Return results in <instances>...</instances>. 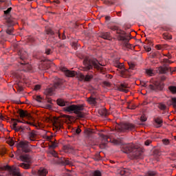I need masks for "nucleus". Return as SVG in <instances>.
<instances>
[{
	"label": "nucleus",
	"mask_w": 176,
	"mask_h": 176,
	"mask_svg": "<svg viewBox=\"0 0 176 176\" xmlns=\"http://www.w3.org/2000/svg\"><path fill=\"white\" fill-rule=\"evenodd\" d=\"M83 65L82 71H90V69H93V67L95 69L101 71L102 72L104 70L102 65H101L96 58L90 59L89 58H85L83 60Z\"/></svg>",
	"instance_id": "obj_1"
},
{
	"label": "nucleus",
	"mask_w": 176,
	"mask_h": 176,
	"mask_svg": "<svg viewBox=\"0 0 176 176\" xmlns=\"http://www.w3.org/2000/svg\"><path fill=\"white\" fill-rule=\"evenodd\" d=\"M123 149L124 153H129V156L131 159H142V151L135 148L133 144H126L123 146Z\"/></svg>",
	"instance_id": "obj_2"
},
{
	"label": "nucleus",
	"mask_w": 176,
	"mask_h": 176,
	"mask_svg": "<svg viewBox=\"0 0 176 176\" xmlns=\"http://www.w3.org/2000/svg\"><path fill=\"white\" fill-rule=\"evenodd\" d=\"M83 109H85L83 104H71L64 107V111L65 112H69V113H75L77 115L78 118H85V113L82 111Z\"/></svg>",
	"instance_id": "obj_3"
},
{
	"label": "nucleus",
	"mask_w": 176,
	"mask_h": 176,
	"mask_svg": "<svg viewBox=\"0 0 176 176\" xmlns=\"http://www.w3.org/2000/svg\"><path fill=\"white\" fill-rule=\"evenodd\" d=\"M60 71L65 72V74L69 78H74V76H79L81 80H85V82H90L91 79H93V75H83L82 74H78V73L75 71H71L67 69L65 67H60Z\"/></svg>",
	"instance_id": "obj_4"
},
{
	"label": "nucleus",
	"mask_w": 176,
	"mask_h": 176,
	"mask_svg": "<svg viewBox=\"0 0 176 176\" xmlns=\"http://www.w3.org/2000/svg\"><path fill=\"white\" fill-rule=\"evenodd\" d=\"M51 155L54 156L53 160L55 164H62L63 166H73L74 164V161L68 158L60 157L54 150L51 151Z\"/></svg>",
	"instance_id": "obj_5"
},
{
	"label": "nucleus",
	"mask_w": 176,
	"mask_h": 176,
	"mask_svg": "<svg viewBox=\"0 0 176 176\" xmlns=\"http://www.w3.org/2000/svg\"><path fill=\"white\" fill-rule=\"evenodd\" d=\"M19 56L20 57V60H21L20 63L21 65H23V71H25V72L31 71V69H32V66H31V65H30L28 63L25 62V59L28 58V54L27 52L23 50H20L19 52Z\"/></svg>",
	"instance_id": "obj_6"
},
{
	"label": "nucleus",
	"mask_w": 176,
	"mask_h": 176,
	"mask_svg": "<svg viewBox=\"0 0 176 176\" xmlns=\"http://www.w3.org/2000/svg\"><path fill=\"white\" fill-rule=\"evenodd\" d=\"M117 130L120 133H127V131H135V125L130 122L122 123L117 127Z\"/></svg>",
	"instance_id": "obj_7"
},
{
	"label": "nucleus",
	"mask_w": 176,
	"mask_h": 176,
	"mask_svg": "<svg viewBox=\"0 0 176 176\" xmlns=\"http://www.w3.org/2000/svg\"><path fill=\"white\" fill-rule=\"evenodd\" d=\"M142 86H143V87H146L147 89H149L153 91H159L160 90H163V88L164 87V86L159 82H154L150 85H148V83L143 82H142Z\"/></svg>",
	"instance_id": "obj_8"
},
{
	"label": "nucleus",
	"mask_w": 176,
	"mask_h": 176,
	"mask_svg": "<svg viewBox=\"0 0 176 176\" xmlns=\"http://www.w3.org/2000/svg\"><path fill=\"white\" fill-rule=\"evenodd\" d=\"M20 159L21 160H22V162H25V163H28V164L21 163L19 164V167H22V168L28 170V168H30V164L32 163V158L31 157V156H30V155L28 154H25V155H21Z\"/></svg>",
	"instance_id": "obj_9"
},
{
	"label": "nucleus",
	"mask_w": 176,
	"mask_h": 176,
	"mask_svg": "<svg viewBox=\"0 0 176 176\" xmlns=\"http://www.w3.org/2000/svg\"><path fill=\"white\" fill-rule=\"evenodd\" d=\"M114 66L118 68V71H120L122 78H127V76H130V70L124 68V65H123V63H115Z\"/></svg>",
	"instance_id": "obj_10"
},
{
	"label": "nucleus",
	"mask_w": 176,
	"mask_h": 176,
	"mask_svg": "<svg viewBox=\"0 0 176 176\" xmlns=\"http://www.w3.org/2000/svg\"><path fill=\"white\" fill-rule=\"evenodd\" d=\"M62 87L63 82H61V80H58L57 82L54 83L53 87L47 89L44 91V94H45V96H52L53 94V92L54 91V89H61Z\"/></svg>",
	"instance_id": "obj_11"
},
{
	"label": "nucleus",
	"mask_w": 176,
	"mask_h": 176,
	"mask_svg": "<svg viewBox=\"0 0 176 176\" xmlns=\"http://www.w3.org/2000/svg\"><path fill=\"white\" fill-rule=\"evenodd\" d=\"M18 148H21L23 152L25 153L30 152V146H34V145H30V142L28 141H21L17 143Z\"/></svg>",
	"instance_id": "obj_12"
},
{
	"label": "nucleus",
	"mask_w": 176,
	"mask_h": 176,
	"mask_svg": "<svg viewBox=\"0 0 176 176\" xmlns=\"http://www.w3.org/2000/svg\"><path fill=\"white\" fill-rule=\"evenodd\" d=\"M4 170H8L11 176H21L19 168H13L7 165L4 166Z\"/></svg>",
	"instance_id": "obj_13"
},
{
	"label": "nucleus",
	"mask_w": 176,
	"mask_h": 176,
	"mask_svg": "<svg viewBox=\"0 0 176 176\" xmlns=\"http://www.w3.org/2000/svg\"><path fill=\"white\" fill-rule=\"evenodd\" d=\"M7 26L8 27L6 30V33L8 35H13V26L14 25V22H13V19L10 18L7 19Z\"/></svg>",
	"instance_id": "obj_14"
},
{
	"label": "nucleus",
	"mask_w": 176,
	"mask_h": 176,
	"mask_svg": "<svg viewBox=\"0 0 176 176\" xmlns=\"http://www.w3.org/2000/svg\"><path fill=\"white\" fill-rule=\"evenodd\" d=\"M130 36H119V41H122L123 43V46L125 47H127V49H131V46H133L131 44L129 43L130 41Z\"/></svg>",
	"instance_id": "obj_15"
},
{
	"label": "nucleus",
	"mask_w": 176,
	"mask_h": 176,
	"mask_svg": "<svg viewBox=\"0 0 176 176\" xmlns=\"http://www.w3.org/2000/svg\"><path fill=\"white\" fill-rule=\"evenodd\" d=\"M157 74H167L168 72H170V74H173L174 72V68L173 67H160L157 69Z\"/></svg>",
	"instance_id": "obj_16"
},
{
	"label": "nucleus",
	"mask_w": 176,
	"mask_h": 176,
	"mask_svg": "<svg viewBox=\"0 0 176 176\" xmlns=\"http://www.w3.org/2000/svg\"><path fill=\"white\" fill-rule=\"evenodd\" d=\"M31 131V128H30V126L26 125V126H20L17 129V131H19L22 134H28L29 131Z\"/></svg>",
	"instance_id": "obj_17"
},
{
	"label": "nucleus",
	"mask_w": 176,
	"mask_h": 176,
	"mask_svg": "<svg viewBox=\"0 0 176 176\" xmlns=\"http://www.w3.org/2000/svg\"><path fill=\"white\" fill-rule=\"evenodd\" d=\"M27 135L29 141H32V142L36 141V133L35 132V131L30 130L27 134Z\"/></svg>",
	"instance_id": "obj_18"
},
{
	"label": "nucleus",
	"mask_w": 176,
	"mask_h": 176,
	"mask_svg": "<svg viewBox=\"0 0 176 176\" xmlns=\"http://www.w3.org/2000/svg\"><path fill=\"white\" fill-rule=\"evenodd\" d=\"M19 115H20V118H27L28 119H31V118H32L31 116V114H30V113L24 110H20Z\"/></svg>",
	"instance_id": "obj_19"
},
{
	"label": "nucleus",
	"mask_w": 176,
	"mask_h": 176,
	"mask_svg": "<svg viewBox=\"0 0 176 176\" xmlns=\"http://www.w3.org/2000/svg\"><path fill=\"white\" fill-rule=\"evenodd\" d=\"M127 84L126 83H122L119 87H118V90L120 91H123L124 93H129V89H127Z\"/></svg>",
	"instance_id": "obj_20"
},
{
	"label": "nucleus",
	"mask_w": 176,
	"mask_h": 176,
	"mask_svg": "<svg viewBox=\"0 0 176 176\" xmlns=\"http://www.w3.org/2000/svg\"><path fill=\"white\" fill-rule=\"evenodd\" d=\"M100 38H102V39H107V41H111V33L106 32H102L100 34Z\"/></svg>",
	"instance_id": "obj_21"
},
{
	"label": "nucleus",
	"mask_w": 176,
	"mask_h": 176,
	"mask_svg": "<svg viewBox=\"0 0 176 176\" xmlns=\"http://www.w3.org/2000/svg\"><path fill=\"white\" fill-rule=\"evenodd\" d=\"M154 120L156 123L155 127L157 129H159V127H162V126L163 125V120L162 119V118H156Z\"/></svg>",
	"instance_id": "obj_22"
},
{
	"label": "nucleus",
	"mask_w": 176,
	"mask_h": 176,
	"mask_svg": "<svg viewBox=\"0 0 176 176\" xmlns=\"http://www.w3.org/2000/svg\"><path fill=\"white\" fill-rule=\"evenodd\" d=\"M47 174V169L45 168H40L38 170V175L40 176H46Z\"/></svg>",
	"instance_id": "obj_23"
},
{
	"label": "nucleus",
	"mask_w": 176,
	"mask_h": 176,
	"mask_svg": "<svg viewBox=\"0 0 176 176\" xmlns=\"http://www.w3.org/2000/svg\"><path fill=\"white\" fill-rule=\"evenodd\" d=\"M87 102L89 104H91V105H96L97 104V98L91 96L88 98Z\"/></svg>",
	"instance_id": "obj_24"
},
{
	"label": "nucleus",
	"mask_w": 176,
	"mask_h": 176,
	"mask_svg": "<svg viewBox=\"0 0 176 176\" xmlns=\"http://www.w3.org/2000/svg\"><path fill=\"white\" fill-rule=\"evenodd\" d=\"M146 74L148 76H155V74H156V71L152 69H146Z\"/></svg>",
	"instance_id": "obj_25"
},
{
	"label": "nucleus",
	"mask_w": 176,
	"mask_h": 176,
	"mask_svg": "<svg viewBox=\"0 0 176 176\" xmlns=\"http://www.w3.org/2000/svg\"><path fill=\"white\" fill-rule=\"evenodd\" d=\"M98 112L101 116H108V111L105 108L99 109Z\"/></svg>",
	"instance_id": "obj_26"
},
{
	"label": "nucleus",
	"mask_w": 176,
	"mask_h": 176,
	"mask_svg": "<svg viewBox=\"0 0 176 176\" xmlns=\"http://www.w3.org/2000/svg\"><path fill=\"white\" fill-rule=\"evenodd\" d=\"M85 135L87 138H91L93 137V134H94V133L93 132V131L90 130V129H86L85 131Z\"/></svg>",
	"instance_id": "obj_27"
},
{
	"label": "nucleus",
	"mask_w": 176,
	"mask_h": 176,
	"mask_svg": "<svg viewBox=\"0 0 176 176\" xmlns=\"http://www.w3.org/2000/svg\"><path fill=\"white\" fill-rule=\"evenodd\" d=\"M56 102L58 104V105H59V107H66L67 102L64 101V100L63 99H58L56 100Z\"/></svg>",
	"instance_id": "obj_28"
},
{
	"label": "nucleus",
	"mask_w": 176,
	"mask_h": 176,
	"mask_svg": "<svg viewBox=\"0 0 176 176\" xmlns=\"http://www.w3.org/2000/svg\"><path fill=\"white\" fill-rule=\"evenodd\" d=\"M168 90L172 93V94H176V87L174 85H170L168 87Z\"/></svg>",
	"instance_id": "obj_29"
},
{
	"label": "nucleus",
	"mask_w": 176,
	"mask_h": 176,
	"mask_svg": "<svg viewBox=\"0 0 176 176\" xmlns=\"http://www.w3.org/2000/svg\"><path fill=\"white\" fill-rule=\"evenodd\" d=\"M58 146V143L54 141H50V148H52V149H54V148H57Z\"/></svg>",
	"instance_id": "obj_30"
},
{
	"label": "nucleus",
	"mask_w": 176,
	"mask_h": 176,
	"mask_svg": "<svg viewBox=\"0 0 176 176\" xmlns=\"http://www.w3.org/2000/svg\"><path fill=\"white\" fill-rule=\"evenodd\" d=\"M46 33L47 35H51V36H53L54 35V32H53V30L50 28L46 29Z\"/></svg>",
	"instance_id": "obj_31"
},
{
	"label": "nucleus",
	"mask_w": 176,
	"mask_h": 176,
	"mask_svg": "<svg viewBox=\"0 0 176 176\" xmlns=\"http://www.w3.org/2000/svg\"><path fill=\"white\" fill-rule=\"evenodd\" d=\"M101 137H102V142L104 144H107V142H109V141H108V139L109 138V136L105 135H102Z\"/></svg>",
	"instance_id": "obj_32"
},
{
	"label": "nucleus",
	"mask_w": 176,
	"mask_h": 176,
	"mask_svg": "<svg viewBox=\"0 0 176 176\" xmlns=\"http://www.w3.org/2000/svg\"><path fill=\"white\" fill-rule=\"evenodd\" d=\"M7 143L8 145H10V146H13V145H14V140L10 138L7 140Z\"/></svg>",
	"instance_id": "obj_33"
},
{
	"label": "nucleus",
	"mask_w": 176,
	"mask_h": 176,
	"mask_svg": "<svg viewBox=\"0 0 176 176\" xmlns=\"http://www.w3.org/2000/svg\"><path fill=\"white\" fill-rule=\"evenodd\" d=\"M120 174L121 175H129L130 174V172L126 169H122L120 170Z\"/></svg>",
	"instance_id": "obj_34"
},
{
	"label": "nucleus",
	"mask_w": 176,
	"mask_h": 176,
	"mask_svg": "<svg viewBox=\"0 0 176 176\" xmlns=\"http://www.w3.org/2000/svg\"><path fill=\"white\" fill-rule=\"evenodd\" d=\"M158 108H160L161 111H166V109H167V106H166V104H164L160 103L158 104Z\"/></svg>",
	"instance_id": "obj_35"
},
{
	"label": "nucleus",
	"mask_w": 176,
	"mask_h": 176,
	"mask_svg": "<svg viewBox=\"0 0 176 176\" xmlns=\"http://www.w3.org/2000/svg\"><path fill=\"white\" fill-rule=\"evenodd\" d=\"M163 36H164V39H168V40L173 39V36L168 34L165 33L163 34Z\"/></svg>",
	"instance_id": "obj_36"
},
{
	"label": "nucleus",
	"mask_w": 176,
	"mask_h": 176,
	"mask_svg": "<svg viewBox=\"0 0 176 176\" xmlns=\"http://www.w3.org/2000/svg\"><path fill=\"white\" fill-rule=\"evenodd\" d=\"M171 105H173V108L176 109V98H171Z\"/></svg>",
	"instance_id": "obj_37"
},
{
	"label": "nucleus",
	"mask_w": 176,
	"mask_h": 176,
	"mask_svg": "<svg viewBox=\"0 0 176 176\" xmlns=\"http://www.w3.org/2000/svg\"><path fill=\"white\" fill-rule=\"evenodd\" d=\"M20 127V126H17V122H14L12 124V129L13 130H15V131L18 132L19 131H17V129H19Z\"/></svg>",
	"instance_id": "obj_38"
},
{
	"label": "nucleus",
	"mask_w": 176,
	"mask_h": 176,
	"mask_svg": "<svg viewBox=\"0 0 176 176\" xmlns=\"http://www.w3.org/2000/svg\"><path fill=\"white\" fill-rule=\"evenodd\" d=\"M74 133L77 134L78 135H79V134H80V133H82V129H80V128L77 127L76 129H74Z\"/></svg>",
	"instance_id": "obj_39"
},
{
	"label": "nucleus",
	"mask_w": 176,
	"mask_h": 176,
	"mask_svg": "<svg viewBox=\"0 0 176 176\" xmlns=\"http://www.w3.org/2000/svg\"><path fill=\"white\" fill-rule=\"evenodd\" d=\"M93 176H102L101 171L100 170H95L93 173Z\"/></svg>",
	"instance_id": "obj_40"
},
{
	"label": "nucleus",
	"mask_w": 176,
	"mask_h": 176,
	"mask_svg": "<svg viewBox=\"0 0 176 176\" xmlns=\"http://www.w3.org/2000/svg\"><path fill=\"white\" fill-rule=\"evenodd\" d=\"M144 144L146 146H149V145L152 144V141L151 140H147L144 142Z\"/></svg>",
	"instance_id": "obj_41"
},
{
	"label": "nucleus",
	"mask_w": 176,
	"mask_h": 176,
	"mask_svg": "<svg viewBox=\"0 0 176 176\" xmlns=\"http://www.w3.org/2000/svg\"><path fill=\"white\" fill-rule=\"evenodd\" d=\"M162 142L164 145H168L170 144V140H168V139H164L162 140Z\"/></svg>",
	"instance_id": "obj_42"
},
{
	"label": "nucleus",
	"mask_w": 176,
	"mask_h": 176,
	"mask_svg": "<svg viewBox=\"0 0 176 176\" xmlns=\"http://www.w3.org/2000/svg\"><path fill=\"white\" fill-rule=\"evenodd\" d=\"M35 100L37 102H42V98L39 96H36Z\"/></svg>",
	"instance_id": "obj_43"
},
{
	"label": "nucleus",
	"mask_w": 176,
	"mask_h": 176,
	"mask_svg": "<svg viewBox=\"0 0 176 176\" xmlns=\"http://www.w3.org/2000/svg\"><path fill=\"white\" fill-rule=\"evenodd\" d=\"M136 107L134 104H129L128 106V109H135Z\"/></svg>",
	"instance_id": "obj_44"
},
{
	"label": "nucleus",
	"mask_w": 176,
	"mask_h": 176,
	"mask_svg": "<svg viewBox=\"0 0 176 176\" xmlns=\"http://www.w3.org/2000/svg\"><path fill=\"white\" fill-rule=\"evenodd\" d=\"M135 67V65L134 64H133V63L129 64V69H128L129 72H130V69H134Z\"/></svg>",
	"instance_id": "obj_45"
},
{
	"label": "nucleus",
	"mask_w": 176,
	"mask_h": 176,
	"mask_svg": "<svg viewBox=\"0 0 176 176\" xmlns=\"http://www.w3.org/2000/svg\"><path fill=\"white\" fill-rule=\"evenodd\" d=\"M10 12H12V8H8L7 10L4 11V13H5V14H9V13H10Z\"/></svg>",
	"instance_id": "obj_46"
},
{
	"label": "nucleus",
	"mask_w": 176,
	"mask_h": 176,
	"mask_svg": "<svg viewBox=\"0 0 176 176\" xmlns=\"http://www.w3.org/2000/svg\"><path fill=\"white\" fill-rule=\"evenodd\" d=\"M54 126H55L56 130H60V129H61V124H55Z\"/></svg>",
	"instance_id": "obj_47"
},
{
	"label": "nucleus",
	"mask_w": 176,
	"mask_h": 176,
	"mask_svg": "<svg viewBox=\"0 0 176 176\" xmlns=\"http://www.w3.org/2000/svg\"><path fill=\"white\" fill-rule=\"evenodd\" d=\"M164 63H166V64H171V61H170L168 59L165 58L164 59Z\"/></svg>",
	"instance_id": "obj_48"
},
{
	"label": "nucleus",
	"mask_w": 176,
	"mask_h": 176,
	"mask_svg": "<svg viewBox=\"0 0 176 176\" xmlns=\"http://www.w3.org/2000/svg\"><path fill=\"white\" fill-rule=\"evenodd\" d=\"M140 120L141 122H146V118H145V116H142Z\"/></svg>",
	"instance_id": "obj_49"
},
{
	"label": "nucleus",
	"mask_w": 176,
	"mask_h": 176,
	"mask_svg": "<svg viewBox=\"0 0 176 176\" xmlns=\"http://www.w3.org/2000/svg\"><path fill=\"white\" fill-rule=\"evenodd\" d=\"M110 28L112 30V31L118 30V27L117 26H111Z\"/></svg>",
	"instance_id": "obj_50"
},
{
	"label": "nucleus",
	"mask_w": 176,
	"mask_h": 176,
	"mask_svg": "<svg viewBox=\"0 0 176 176\" xmlns=\"http://www.w3.org/2000/svg\"><path fill=\"white\" fill-rule=\"evenodd\" d=\"M40 89H41V85H35L34 87L35 90H39Z\"/></svg>",
	"instance_id": "obj_51"
},
{
	"label": "nucleus",
	"mask_w": 176,
	"mask_h": 176,
	"mask_svg": "<svg viewBox=\"0 0 176 176\" xmlns=\"http://www.w3.org/2000/svg\"><path fill=\"white\" fill-rule=\"evenodd\" d=\"M156 49H157V50H162V45H157L155 46Z\"/></svg>",
	"instance_id": "obj_52"
},
{
	"label": "nucleus",
	"mask_w": 176,
	"mask_h": 176,
	"mask_svg": "<svg viewBox=\"0 0 176 176\" xmlns=\"http://www.w3.org/2000/svg\"><path fill=\"white\" fill-rule=\"evenodd\" d=\"M51 52H52V50L50 49H47V50H45L46 54H50Z\"/></svg>",
	"instance_id": "obj_53"
},
{
	"label": "nucleus",
	"mask_w": 176,
	"mask_h": 176,
	"mask_svg": "<svg viewBox=\"0 0 176 176\" xmlns=\"http://www.w3.org/2000/svg\"><path fill=\"white\" fill-rule=\"evenodd\" d=\"M105 20L107 21L111 20V16H105Z\"/></svg>",
	"instance_id": "obj_54"
},
{
	"label": "nucleus",
	"mask_w": 176,
	"mask_h": 176,
	"mask_svg": "<svg viewBox=\"0 0 176 176\" xmlns=\"http://www.w3.org/2000/svg\"><path fill=\"white\" fill-rule=\"evenodd\" d=\"M16 122H17L18 123H24V122L20 120H15Z\"/></svg>",
	"instance_id": "obj_55"
},
{
	"label": "nucleus",
	"mask_w": 176,
	"mask_h": 176,
	"mask_svg": "<svg viewBox=\"0 0 176 176\" xmlns=\"http://www.w3.org/2000/svg\"><path fill=\"white\" fill-rule=\"evenodd\" d=\"M47 108L48 109H52V105H50V104H47Z\"/></svg>",
	"instance_id": "obj_56"
},
{
	"label": "nucleus",
	"mask_w": 176,
	"mask_h": 176,
	"mask_svg": "<svg viewBox=\"0 0 176 176\" xmlns=\"http://www.w3.org/2000/svg\"><path fill=\"white\" fill-rule=\"evenodd\" d=\"M161 80H166V77H165V76H162V77L161 78Z\"/></svg>",
	"instance_id": "obj_57"
},
{
	"label": "nucleus",
	"mask_w": 176,
	"mask_h": 176,
	"mask_svg": "<svg viewBox=\"0 0 176 176\" xmlns=\"http://www.w3.org/2000/svg\"><path fill=\"white\" fill-rule=\"evenodd\" d=\"M58 36L59 39H61V35L60 34V32H58Z\"/></svg>",
	"instance_id": "obj_58"
},
{
	"label": "nucleus",
	"mask_w": 176,
	"mask_h": 176,
	"mask_svg": "<svg viewBox=\"0 0 176 176\" xmlns=\"http://www.w3.org/2000/svg\"><path fill=\"white\" fill-rule=\"evenodd\" d=\"M146 50H147V52H151V50H152V49L151 47H148Z\"/></svg>",
	"instance_id": "obj_59"
},
{
	"label": "nucleus",
	"mask_w": 176,
	"mask_h": 176,
	"mask_svg": "<svg viewBox=\"0 0 176 176\" xmlns=\"http://www.w3.org/2000/svg\"><path fill=\"white\" fill-rule=\"evenodd\" d=\"M154 153H155V155H159V151H154Z\"/></svg>",
	"instance_id": "obj_60"
},
{
	"label": "nucleus",
	"mask_w": 176,
	"mask_h": 176,
	"mask_svg": "<svg viewBox=\"0 0 176 176\" xmlns=\"http://www.w3.org/2000/svg\"><path fill=\"white\" fill-rule=\"evenodd\" d=\"M65 34H63V36H62V39H65Z\"/></svg>",
	"instance_id": "obj_61"
},
{
	"label": "nucleus",
	"mask_w": 176,
	"mask_h": 176,
	"mask_svg": "<svg viewBox=\"0 0 176 176\" xmlns=\"http://www.w3.org/2000/svg\"><path fill=\"white\" fill-rule=\"evenodd\" d=\"M173 71H174V72H176V67H173Z\"/></svg>",
	"instance_id": "obj_62"
},
{
	"label": "nucleus",
	"mask_w": 176,
	"mask_h": 176,
	"mask_svg": "<svg viewBox=\"0 0 176 176\" xmlns=\"http://www.w3.org/2000/svg\"><path fill=\"white\" fill-rule=\"evenodd\" d=\"M122 35H126V32H123V33H122Z\"/></svg>",
	"instance_id": "obj_63"
},
{
	"label": "nucleus",
	"mask_w": 176,
	"mask_h": 176,
	"mask_svg": "<svg viewBox=\"0 0 176 176\" xmlns=\"http://www.w3.org/2000/svg\"><path fill=\"white\" fill-rule=\"evenodd\" d=\"M47 140H48V141H50V137H47Z\"/></svg>",
	"instance_id": "obj_64"
}]
</instances>
